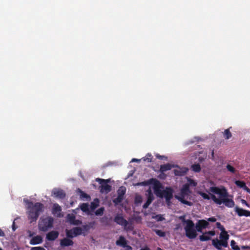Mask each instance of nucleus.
<instances>
[{"label":"nucleus","instance_id":"f257e3e1","mask_svg":"<svg viewBox=\"0 0 250 250\" xmlns=\"http://www.w3.org/2000/svg\"><path fill=\"white\" fill-rule=\"evenodd\" d=\"M208 190L213 194L209 193V195L202 191H199L198 194L204 199L209 200L211 199L215 203L218 205H221L223 203L228 208H232L234 206V202L232 199L229 198V195L225 187H211Z\"/></svg>","mask_w":250,"mask_h":250},{"label":"nucleus","instance_id":"f03ea898","mask_svg":"<svg viewBox=\"0 0 250 250\" xmlns=\"http://www.w3.org/2000/svg\"><path fill=\"white\" fill-rule=\"evenodd\" d=\"M24 202L27 206L28 218L30 223L35 222L38 219L40 213L43 211L44 206L42 204L37 202L35 204L28 199H24Z\"/></svg>","mask_w":250,"mask_h":250},{"label":"nucleus","instance_id":"7ed1b4c3","mask_svg":"<svg viewBox=\"0 0 250 250\" xmlns=\"http://www.w3.org/2000/svg\"><path fill=\"white\" fill-rule=\"evenodd\" d=\"M179 218L183 223L186 224L184 228L186 236L190 239H195L197 236V233L195 229L193 222L191 220H186L185 216H180Z\"/></svg>","mask_w":250,"mask_h":250},{"label":"nucleus","instance_id":"20e7f679","mask_svg":"<svg viewBox=\"0 0 250 250\" xmlns=\"http://www.w3.org/2000/svg\"><path fill=\"white\" fill-rule=\"evenodd\" d=\"M54 219L51 216L41 218L39 222L38 228L40 231L46 232L53 228Z\"/></svg>","mask_w":250,"mask_h":250},{"label":"nucleus","instance_id":"39448f33","mask_svg":"<svg viewBox=\"0 0 250 250\" xmlns=\"http://www.w3.org/2000/svg\"><path fill=\"white\" fill-rule=\"evenodd\" d=\"M114 221L117 224L124 227L126 231H132L134 227L132 223H129L122 214H117L114 218Z\"/></svg>","mask_w":250,"mask_h":250},{"label":"nucleus","instance_id":"423d86ee","mask_svg":"<svg viewBox=\"0 0 250 250\" xmlns=\"http://www.w3.org/2000/svg\"><path fill=\"white\" fill-rule=\"evenodd\" d=\"M190 193V191L189 189V185L186 184L183 185L182 188L181 189V196H176V198H177L183 204L189 206H191L192 205V203L191 202L185 200V196L188 195Z\"/></svg>","mask_w":250,"mask_h":250},{"label":"nucleus","instance_id":"0eeeda50","mask_svg":"<svg viewBox=\"0 0 250 250\" xmlns=\"http://www.w3.org/2000/svg\"><path fill=\"white\" fill-rule=\"evenodd\" d=\"M96 181L101 185L100 186V192L102 193H108L111 190V186L108 184L110 182L109 179H103L99 178H96Z\"/></svg>","mask_w":250,"mask_h":250},{"label":"nucleus","instance_id":"6e6552de","mask_svg":"<svg viewBox=\"0 0 250 250\" xmlns=\"http://www.w3.org/2000/svg\"><path fill=\"white\" fill-rule=\"evenodd\" d=\"M66 237L73 238L83 233V229L80 227H74L70 229H66Z\"/></svg>","mask_w":250,"mask_h":250},{"label":"nucleus","instance_id":"1a4fd4ad","mask_svg":"<svg viewBox=\"0 0 250 250\" xmlns=\"http://www.w3.org/2000/svg\"><path fill=\"white\" fill-rule=\"evenodd\" d=\"M209 223L208 221L204 220H199L195 224V229L196 232H202L203 229H206L208 227Z\"/></svg>","mask_w":250,"mask_h":250},{"label":"nucleus","instance_id":"9d476101","mask_svg":"<svg viewBox=\"0 0 250 250\" xmlns=\"http://www.w3.org/2000/svg\"><path fill=\"white\" fill-rule=\"evenodd\" d=\"M146 192L147 193L146 194V195L147 196V201L143 206V208L144 209L147 208L154 199L153 194L150 188L148 189Z\"/></svg>","mask_w":250,"mask_h":250},{"label":"nucleus","instance_id":"9b49d317","mask_svg":"<svg viewBox=\"0 0 250 250\" xmlns=\"http://www.w3.org/2000/svg\"><path fill=\"white\" fill-rule=\"evenodd\" d=\"M163 192L164 193L163 197L165 198L167 203H168L173 197V189L170 187L167 188L163 190Z\"/></svg>","mask_w":250,"mask_h":250},{"label":"nucleus","instance_id":"f8f14e48","mask_svg":"<svg viewBox=\"0 0 250 250\" xmlns=\"http://www.w3.org/2000/svg\"><path fill=\"white\" fill-rule=\"evenodd\" d=\"M175 167H177L178 169L173 170L174 173L176 176H182L185 175L188 171V168L185 167H180L177 165H175Z\"/></svg>","mask_w":250,"mask_h":250},{"label":"nucleus","instance_id":"ddd939ff","mask_svg":"<svg viewBox=\"0 0 250 250\" xmlns=\"http://www.w3.org/2000/svg\"><path fill=\"white\" fill-rule=\"evenodd\" d=\"M234 210L239 216H250V211L240 208L237 206L235 208Z\"/></svg>","mask_w":250,"mask_h":250},{"label":"nucleus","instance_id":"4468645a","mask_svg":"<svg viewBox=\"0 0 250 250\" xmlns=\"http://www.w3.org/2000/svg\"><path fill=\"white\" fill-rule=\"evenodd\" d=\"M206 234L210 235L211 236H214L215 234V231L213 230L206 231L203 234L199 236V239L201 241L204 242L211 239V237L207 235Z\"/></svg>","mask_w":250,"mask_h":250},{"label":"nucleus","instance_id":"2eb2a0df","mask_svg":"<svg viewBox=\"0 0 250 250\" xmlns=\"http://www.w3.org/2000/svg\"><path fill=\"white\" fill-rule=\"evenodd\" d=\"M72 238H69L66 237L61 240L60 245L62 247H65L72 246L74 244L73 241L71 240Z\"/></svg>","mask_w":250,"mask_h":250},{"label":"nucleus","instance_id":"dca6fc26","mask_svg":"<svg viewBox=\"0 0 250 250\" xmlns=\"http://www.w3.org/2000/svg\"><path fill=\"white\" fill-rule=\"evenodd\" d=\"M59 233L57 231L52 230L49 232L46 236V239L48 241H54L59 236Z\"/></svg>","mask_w":250,"mask_h":250},{"label":"nucleus","instance_id":"f3484780","mask_svg":"<svg viewBox=\"0 0 250 250\" xmlns=\"http://www.w3.org/2000/svg\"><path fill=\"white\" fill-rule=\"evenodd\" d=\"M53 196L60 199H63L65 197V194L62 189H54L52 192Z\"/></svg>","mask_w":250,"mask_h":250},{"label":"nucleus","instance_id":"a211bd4d","mask_svg":"<svg viewBox=\"0 0 250 250\" xmlns=\"http://www.w3.org/2000/svg\"><path fill=\"white\" fill-rule=\"evenodd\" d=\"M161 187V185L160 182H158L157 184H156L154 187V192L155 194L160 198H163L164 193L163 192V190L160 189V188Z\"/></svg>","mask_w":250,"mask_h":250},{"label":"nucleus","instance_id":"6ab92c4d","mask_svg":"<svg viewBox=\"0 0 250 250\" xmlns=\"http://www.w3.org/2000/svg\"><path fill=\"white\" fill-rule=\"evenodd\" d=\"M172 167H175V165L169 163L161 165L160 172L162 173H164L165 172L170 170Z\"/></svg>","mask_w":250,"mask_h":250},{"label":"nucleus","instance_id":"aec40b11","mask_svg":"<svg viewBox=\"0 0 250 250\" xmlns=\"http://www.w3.org/2000/svg\"><path fill=\"white\" fill-rule=\"evenodd\" d=\"M116 244L117 246L124 247L127 245V241L124 236H120L119 239L116 241Z\"/></svg>","mask_w":250,"mask_h":250},{"label":"nucleus","instance_id":"412c9836","mask_svg":"<svg viewBox=\"0 0 250 250\" xmlns=\"http://www.w3.org/2000/svg\"><path fill=\"white\" fill-rule=\"evenodd\" d=\"M61 210L62 208L57 203L53 205L52 210V212L53 214H57V216H60Z\"/></svg>","mask_w":250,"mask_h":250},{"label":"nucleus","instance_id":"4be33fe9","mask_svg":"<svg viewBox=\"0 0 250 250\" xmlns=\"http://www.w3.org/2000/svg\"><path fill=\"white\" fill-rule=\"evenodd\" d=\"M42 241V237L40 235L33 237L30 240V243L31 245H37L41 244Z\"/></svg>","mask_w":250,"mask_h":250},{"label":"nucleus","instance_id":"5701e85b","mask_svg":"<svg viewBox=\"0 0 250 250\" xmlns=\"http://www.w3.org/2000/svg\"><path fill=\"white\" fill-rule=\"evenodd\" d=\"M212 245L218 250H221L222 247L221 240H219L218 239H213L212 240Z\"/></svg>","mask_w":250,"mask_h":250},{"label":"nucleus","instance_id":"b1692460","mask_svg":"<svg viewBox=\"0 0 250 250\" xmlns=\"http://www.w3.org/2000/svg\"><path fill=\"white\" fill-rule=\"evenodd\" d=\"M67 218L71 224L76 225H78V223L75 222V216L74 215L68 214L67 215Z\"/></svg>","mask_w":250,"mask_h":250},{"label":"nucleus","instance_id":"393cba45","mask_svg":"<svg viewBox=\"0 0 250 250\" xmlns=\"http://www.w3.org/2000/svg\"><path fill=\"white\" fill-rule=\"evenodd\" d=\"M80 208L81 210L85 212H87V214H89V206L87 203H83L81 206Z\"/></svg>","mask_w":250,"mask_h":250},{"label":"nucleus","instance_id":"a878e982","mask_svg":"<svg viewBox=\"0 0 250 250\" xmlns=\"http://www.w3.org/2000/svg\"><path fill=\"white\" fill-rule=\"evenodd\" d=\"M224 137L226 139H229L232 136L231 133L230 131H229V129H226L225 130L224 133H223Z\"/></svg>","mask_w":250,"mask_h":250},{"label":"nucleus","instance_id":"bb28decb","mask_svg":"<svg viewBox=\"0 0 250 250\" xmlns=\"http://www.w3.org/2000/svg\"><path fill=\"white\" fill-rule=\"evenodd\" d=\"M191 169L194 172H199L201 171L200 165L199 164L192 165Z\"/></svg>","mask_w":250,"mask_h":250},{"label":"nucleus","instance_id":"cd10ccee","mask_svg":"<svg viewBox=\"0 0 250 250\" xmlns=\"http://www.w3.org/2000/svg\"><path fill=\"white\" fill-rule=\"evenodd\" d=\"M98 206H99V200H98V199H96V200H94V202H92L91 203L90 208L91 210H93L96 208H97Z\"/></svg>","mask_w":250,"mask_h":250},{"label":"nucleus","instance_id":"c85d7f7f","mask_svg":"<svg viewBox=\"0 0 250 250\" xmlns=\"http://www.w3.org/2000/svg\"><path fill=\"white\" fill-rule=\"evenodd\" d=\"M126 189L125 188L122 187L118 189V195L124 198V196L125 193Z\"/></svg>","mask_w":250,"mask_h":250},{"label":"nucleus","instance_id":"c756f323","mask_svg":"<svg viewBox=\"0 0 250 250\" xmlns=\"http://www.w3.org/2000/svg\"><path fill=\"white\" fill-rule=\"evenodd\" d=\"M220 237L221 238V240H225L226 238H228V240L229 238V235L228 234L227 232L225 231H222V232L220 234Z\"/></svg>","mask_w":250,"mask_h":250},{"label":"nucleus","instance_id":"7c9ffc66","mask_svg":"<svg viewBox=\"0 0 250 250\" xmlns=\"http://www.w3.org/2000/svg\"><path fill=\"white\" fill-rule=\"evenodd\" d=\"M230 246L233 250H240L238 246L236 245V242L234 240H232L230 242Z\"/></svg>","mask_w":250,"mask_h":250},{"label":"nucleus","instance_id":"2f4dec72","mask_svg":"<svg viewBox=\"0 0 250 250\" xmlns=\"http://www.w3.org/2000/svg\"><path fill=\"white\" fill-rule=\"evenodd\" d=\"M143 159L144 161H147L148 162H151L152 161V156L151 154L148 153Z\"/></svg>","mask_w":250,"mask_h":250},{"label":"nucleus","instance_id":"473e14b6","mask_svg":"<svg viewBox=\"0 0 250 250\" xmlns=\"http://www.w3.org/2000/svg\"><path fill=\"white\" fill-rule=\"evenodd\" d=\"M235 183L237 186H238L241 188H244L246 185V183L244 181H242L237 180L235 181Z\"/></svg>","mask_w":250,"mask_h":250},{"label":"nucleus","instance_id":"72a5a7b5","mask_svg":"<svg viewBox=\"0 0 250 250\" xmlns=\"http://www.w3.org/2000/svg\"><path fill=\"white\" fill-rule=\"evenodd\" d=\"M226 168L227 169V170L229 171L230 172H231V173H235V172H236V169L235 168L232 167V166H231L229 164H228L226 166Z\"/></svg>","mask_w":250,"mask_h":250},{"label":"nucleus","instance_id":"f704fd0d","mask_svg":"<svg viewBox=\"0 0 250 250\" xmlns=\"http://www.w3.org/2000/svg\"><path fill=\"white\" fill-rule=\"evenodd\" d=\"M104 207H101L98 208L95 212V214L97 216H102L104 214Z\"/></svg>","mask_w":250,"mask_h":250},{"label":"nucleus","instance_id":"c9c22d12","mask_svg":"<svg viewBox=\"0 0 250 250\" xmlns=\"http://www.w3.org/2000/svg\"><path fill=\"white\" fill-rule=\"evenodd\" d=\"M186 184L188 185L189 187L190 186L196 187L197 184L193 180L191 179H188V183Z\"/></svg>","mask_w":250,"mask_h":250},{"label":"nucleus","instance_id":"e433bc0d","mask_svg":"<svg viewBox=\"0 0 250 250\" xmlns=\"http://www.w3.org/2000/svg\"><path fill=\"white\" fill-rule=\"evenodd\" d=\"M154 231L156 234L160 237H164L166 235V233L161 230L155 229Z\"/></svg>","mask_w":250,"mask_h":250},{"label":"nucleus","instance_id":"4c0bfd02","mask_svg":"<svg viewBox=\"0 0 250 250\" xmlns=\"http://www.w3.org/2000/svg\"><path fill=\"white\" fill-rule=\"evenodd\" d=\"M80 193H81L80 197L81 199H84V198L88 199V198H90V196L88 194H87L86 193H84V192H83V191H82L81 190H80Z\"/></svg>","mask_w":250,"mask_h":250},{"label":"nucleus","instance_id":"58836bf2","mask_svg":"<svg viewBox=\"0 0 250 250\" xmlns=\"http://www.w3.org/2000/svg\"><path fill=\"white\" fill-rule=\"evenodd\" d=\"M123 198H124L118 195L117 197L113 200V202L115 204H118L123 201Z\"/></svg>","mask_w":250,"mask_h":250},{"label":"nucleus","instance_id":"ea45409f","mask_svg":"<svg viewBox=\"0 0 250 250\" xmlns=\"http://www.w3.org/2000/svg\"><path fill=\"white\" fill-rule=\"evenodd\" d=\"M142 197L140 195L136 196V197L135 198V203L136 204H140V203H142Z\"/></svg>","mask_w":250,"mask_h":250},{"label":"nucleus","instance_id":"a19ab883","mask_svg":"<svg viewBox=\"0 0 250 250\" xmlns=\"http://www.w3.org/2000/svg\"><path fill=\"white\" fill-rule=\"evenodd\" d=\"M228 238H226L225 240H221V245L224 248L228 247Z\"/></svg>","mask_w":250,"mask_h":250},{"label":"nucleus","instance_id":"79ce46f5","mask_svg":"<svg viewBox=\"0 0 250 250\" xmlns=\"http://www.w3.org/2000/svg\"><path fill=\"white\" fill-rule=\"evenodd\" d=\"M216 226L217 228L220 229L222 231L225 230L224 227L221 224L220 222H217L216 223Z\"/></svg>","mask_w":250,"mask_h":250},{"label":"nucleus","instance_id":"37998d69","mask_svg":"<svg viewBox=\"0 0 250 250\" xmlns=\"http://www.w3.org/2000/svg\"><path fill=\"white\" fill-rule=\"evenodd\" d=\"M107 220H108L107 217L104 216V217L101 218L100 219V221L102 223H107Z\"/></svg>","mask_w":250,"mask_h":250},{"label":"nucleus","instance_id":"c03bdc74","mask_svg":"<svg viewBox=\"0 0 250 250\" xmlns=\"http://www.w3.org/2000/svg\"><path fill=\"white\" fill-rule=\"evenodd\" d=\"M155 218L158 221H163L164 219V218H163L161 215H157L155 216Z\"/></svg>","mask_w":250,"mask_h":250},{"label":"nucleus","instance_id":"a18cd8bd","mask_svg":"<svg viewBox=\"0 0 250 250\" xmlns=\"http://www.w3.org/2000/svg\"><path fill=\"white\" fill-rule=\"evenodd\" d=\"M156 157L158 158V159H159L160 160H163V159H165V160H167V157L165 156H162V155H160V154H157L156 155Z\"/></svg>","mask_w":250,"mask_h":250},{"label":"nucleus","instance_id":"49530a36","mask_svg":"<svg viewBox=\"0 0 250 250\" xmlns=\"http://www.w3.org/2000/svg\"><path fill=\"white\" fill-rule=\"evenodd\" d=\"M123 248H125V249L121 250H132V247L128 245H126Z\"/></svg>","mask_w":250,"mask_h":250},{"label":"nucleus","instance_id":"de8ad7c7","mask_svg":"<svg viewBox=\"0 0 250 250\" xmlns=\"http://www.w3.org/2000/svg\"><path fill=\"white\" fill-rule=\"evenodd\" d=\"M208 221L211 222H215L216 221V219L214 217H210L208 219Z\"/></svg>","mask_w":250,"mask_h":250},{"label":"nucleus","instance_id":"09e8293b","mask_svg":"<svg viewBox=\"0 0 250 250\" xmlns=\"http://www.w3.org/2000/svg\"><path fill=\"white\" fill-rule=\"evenodd\" d=\"M83 228L86 231L90 229V226L88 225L83 226Z\"/></svg>","mask_w":250,"mask_h":250},{"label":"nucleus","instance_id":"8fccbe9b","mask_svg":"<svg viewBox=\"0 0 250 250\" xmlns=\"http://www.w3.org/2000/svg\"><path fill=\"white\" fill-rule=\"evenodd\" d=\"M34 250H45L43 248L41 247H35L33 248Z\"/></svg>","mask_w":250,"mask_h":250},{"label":"nucleus","instance_id":"3c124183","mask_svg":"<svg viewBox=\"0 0 250 250\" xmlns=\"http://www.w3.org/2000/svg\"><path fill=\"white\" fill-rule=\"evenodd\" d=\"M243 189L245 190H246L247 192L250 193V189L246 185L245 186Z\"/></svg>","mask_w":250,"mask_h":250},{"label":"nucleus","instance_id":"603ef678","mask_svg":"<svg viewBox=\"0 0 250 250\" xmlns=\"http://www.w3.org/2000/svg\"><path fill=\"white\" fill-rule=\"evenodd\" d=\"M241 248L243 250H250V247L248 246H243Z\"/></svg>","mask_w":250,"mask_h":250},{"label":"nucleus","instance_id":"864d4df0","mask_svg":"<svg viewBox=\"0 0 250 250\" xmlns=\"http://www.w3.org/2000/svg\"><path fill=\"white\" fill-rule=\"evenodd\" d=\"M141 161L140 159H136V158H133L131 160V162H140Z\"/></svg>","mask_w":250,"mask_h":250},{"label":"nucleus","instance_id":"5fc2aeb1","mask_svg":"<svg viewBox=\"0 0 250 250\" xmlns=\"http://www.w3.org/2000/svg\"><path fill=\"white\" fill-rule=\"evenodd\" d=\"M4 235V232L0 229V236H3Z\"/></svg>","mask_w":250,"mask_h":250},{"label":"nucleus","instance_id":"6e6d98bb","mask_svg":"<svg viewBox=\"0 0 250 250\" xmlns=\"http://www.w3.org/2000/svg\"><path fill=\"white\" fill-rule=\"evenodd\" d=\"M12 229L13 230H15V229H16L14 222H13V224H12Z\"/></svg>","mask_w":250,"mask_h":250},{"label":"nucleus","instance_id":"4d7b16f0","mask_svg":"<svg viewBox=\"0 0 250 250\" xmlns=\"http://www.w3.org/2000/svg\"><path fill=\"white\" fill-rule=\"evenodd\" d=\"M241 203H242L243 204L245 205V204H247V202L246 200H244V199H242V200H241Z\"/></svg>","mask_w":250,"mask_h":250},{"label":"nucleus","instance_id":"13d9d810","mask_svg":"<svg viewBox=\"0 0 250 250\" xmlns=\"http://www.w3.org/2000/svg\"><path fill=\"white\" fill-rule=\"evenodd\" d=\"M141 250H150L148 247H145L144 248L141 249Z\"/></svg>","mask_w":250,"mask_h":250},{"label":"nucleus","instance_id":"bf43d9fd","mask_svg":"<svg viewBox=\"0 0 250 250\" xmlns=\"http://www.w3.org/2000/svg\"><path fill=\"white\" fill-rule=\"evenodd\" d=\"M214 151L212 150V152H211V156H212V158H213L214 157Z\"/></svg>","mask_w":250,"mask_h":250},{"label":"nucleus","instance_id":"052dcab7","mask_svg":"<svg viewBox=\"0 0 250 250\" xmlns=\"http://www.w3.org/2000/svg\"><path fill=\"white\" fill-rule=\"evenodd\" d=\"M75 222L78 223V225L80 223V222L79 220H75Z\"/></svg>","mask_w":250,"mask_h":250},{"label":"nucleus","instance_id":"680f3d73","mask_svg":"<svg viewBox=\"0 0 250 250\" xmlns=\"http://www.w3.org/2000/svg\"><path fill=\"white\" fill-rule=\"evenodd\" d=\"M245 205L250 208V205L248 203H247V204H245Z\"/></svg>","mask_w":250,"mask_h":250},{"label":"nucleus","instance_id":"e2e57ef3","mask_svg":"<svg viewBox=\"0 0 250 250\" xmlns=\"http://www.w3.org/2000/svg\"><path fill=\"white\" fill-rule=\"evenodd\" d=\"M245 205L250 208V205L248 203H247V204H245Z\"/></svg>","mask_w":250,"mask_h":250},{"label":"nucleus","instance_id":"0e129e2a","mask_svg":"<svg viewBox=\"0 0 250 250\" xmlns=\"http://www.w3.org/2000/svg\"><path fill=\"white\" fill-rule=\"evenodd\" d=\"M89 224H90V225H94L95 224V222H91V223H90Z\"/></svg>","mask_w":250,"mask_h":250},{"label":"nucleus","instance_id":"69168bd1","mask_svg":"<svg viewBox=\"0 0 250 250\" xmlns=\"http://www.w3.org/2000/svg\"><path fill=\"white\" fill-rule=\"evenodd\" d=\"M157 250H162V249H161V248H158Z\"/></svg>","mask_w":250,"mask_h":250},{"label":"nucleus","instance_id":"338daca9","mask_svg":"<svg viewBox=\"0 0 250 250\" xmlns=\"http://www.w3.org/2000/svg\"><path fill=\"white\" fill-rule=\"evenodd\" d=\"M0 250H2V249H0Z\"/></svg>","mask_w":250,"mask_h":250}]
</instances>
